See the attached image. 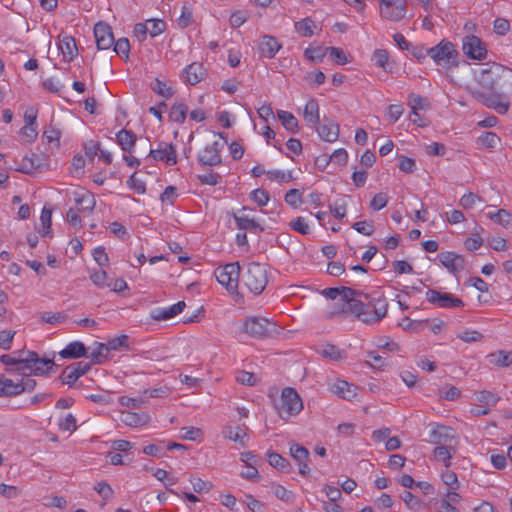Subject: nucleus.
Masks as SVG:
<instances>
[{
    "label": "nucleus",
    "mask_w": 512,
    "mask_h": 512,
    "mask_svg": "<svg viewBox=\"0 0 512 512\" xmlns=\"http://www.w3.org/2000/svg\"><path fill=\"white\" fill-rule=\"evenodd\" d=\"M205 74V69L201 63L193 62L183 69L184 81L189 85L198 84Z\"/></svg>",
    "instance_id": "20"
},
{
    "label": "nucleus",
    "mask_w": 512,
    "mask_h": 512,
    "mask_svg": "<svg viewBox=\"0 0 512 512\" xmlns=\"http://www.w3.org/2000/svg\"><path fill=\"white\" fill-rule=\"evenodd\" d=\"M426 300L435 304L440 308L454 309L464 307L462 299L455 297L448 292H440L435 289H428L426 292Z\"/></svg>",
    "instance_id": "9"
},
{
    "label": "nucleus",
    "mask_w": 512,
    "mask_h": 512,
    "mask_svg": "<svg viewBox=\"0 0 512 512\" xmlns=\"http://www.w3.org/2000/svg\"><path fill=\"white\" fill-rule=\"evenodd\" d=\"M458 51L455 46L445 39L436 46L430 48V57L438 65L445 69L458 66Z\"/></svg>",
    "instance_id": "5"
},
{
    "label": "nucleus",
    "mask_w": 512,
    "mask_h": 512,
    "mask_svg": "<svg viewBox=\"0 0 512 512\" xmlns=\"http://www.w3.org/2000/svg\"><path fill=\"white\" fill-rule=\"evenodd\" d=\"M317 132L322 140L326 142H334L339 136V126L333 121L324 118L323 124L317 127Z\"/></svg>",
    "instance_id": "21"
},
{
    "label": "nucleus",
    "mask_w": 512,
    "mask_h": 512,
    "mask_svg": "<svg viewBox=\"0 0 512 512\" xmlns=\"http://www.w3.org/2000/svg\"><path fill=\"white\" fill-rule=\"evenodd\" d=\"M223 144L220 141H214L207 144L198 154V162L203 166H218L222 163L221 150Z\"/></svg>",
    "instance_id": "11"
},
{
    "label": "nucleus",
    "mask_w": 512,
    "mask_h": 512,
    "mask_svg": "<svg viewBox=\"0 0 512 512\" xmlns=\"http://www.w3.org/2000/svg\"><path fill=\"white\" fill-rule=\"evenodd\" d=\"M59 429L62 431L73 432L76 430V418L72 414H67L63 419L60 420Z\"/></svg>",
    "instance_id": "64"
},
{
    "label": "nucleus",
    "mask_w": 512,
    "mask_h": 512,
    "mask_svg": "<svg viewBox=\"0 0 512 512\" xmlns=\"http://www.w3.org/2000/svg\"><path fill=\"white\" fill-rule=\"evenodd\" d=\"M14 354L15 352L13 354H4L0 357V361L7 366L13 367L8 370L9 372H17L23 375L25 357H22L23 353H20L19 357L14 356Z\"/></svg>",
    "instance_id": "30"
},
{
    "label": "nucleus",
    "mask_w": 512,
    "mask_h": 512,
    "mask_svg": "<svg viewBox=\"0 0 512 512\" xmlns=\"http://www.w3.org/2000/svg\"><path fill=\"white\" fill-rule=\"evenodd\" d=\"M441 479L444 484L452 490H457L459 488L460 484L457 475L453 471H450L449 468H446V470L441 473Z\"/></svg>",
    "instance_id": "56"
},
{
    "label": "nucleus",
    "mask_w": 512,
    "mask_h": 512,
    "mask_svg": "<svg viewBox=\"0 0 512 512\" xmlns=\"http://www.w3.org/2000/svg\"><path fill=\"white\" fill-rule=\"evenodd\" d=\"M54 360L52 358H40L34 351L25 352V363L23 375L36 376L48 375L53 372Z\"/></svg>",
    "instance_id": "7"
},
{
    "label": "nucleus",
    "mask_w": 512,
    "mask_h": 512,
    "mask_svg": "<svg viewBox=\"0 0 512 512\" xmlns=\"http://www.w3.org/2000/svg\"><path fill=\"white\" fill-rule=\"evenodd\" d=\"M290 455L298 463L299 473L303 476H307L310 472L308 461L310 453L307 448L299 444L293 443L290 446Z\"/></svg>",
    "instance_id": "18"
},
{
    "label": "nucleus",
    "mask_w": 512,
    "mask_h": 512,
    "mask_svg": "<svg viewBox=\"0 0 512 512\" xmlns=\"http://www.w3.org/2000/svg\"><path fill=\"white\" fill-rule=\"evenodd\" d=\"M352 228L365 236H371L374 233V224L372 221L355 222Z\"/></svg>",
    "instance_id": "60"
},
{
    "label": "nucleus",
    "mask_w": 512,
    "mask_h": 512,
    "mask_svg": "<svg viewBox=\"0 0 512 512\" xmlns=\"http://www.w3.org/2000/svg\"><path fill=\"white\" fill-rule=\"evenodd\" d=\"M114 52L121 58L127 59L129 57L130 43L127 38H120L114 40Z\"/></svg>",
    "instance_id": "52"
},
{
    "label": "nucleus",
    "mask_w": 512,
    "mask_h": 512,
    "mask_svg": "<svg viewBox=\"0 0 512 512\" xmlns=\"http://www.w3.org/2000/svg\"><path fill=\"white\" fill-rule=\"evenodd\" d=\"M245 286L255 295H259L268 283L267 269L265 265L252 262L249 263L242 276Z\"/></svg>",
    "instance_id": "4"
},
{
    "label": "nucleus",
    "mask_w": 512,
    "mask_h": 512,
    "mask_svg": "<svg viewBox=\"0 0 512 512\" xmlns=\"http://www.w3.org/2000/svg\"><path fill=\"white\" fill-rule=\"evenodd\" d=\"M121 421L131 427H139L150 421V416L146 413L123 412Z\"/></svg>",
    "instance_id": "29"
},
{
    "label": "nucleus",
    "mask_w": 512,
    "mask_h": 512,
    "mask_svg": "<svg viewBox=\"0 0 512 512\" xmlns=\"http://www.w3.org/2000/svg\"><path fill=\"white\" fill-rule=\"evenodd\" d=\"M401 499L405 505L412 511H420L423 508V504L418 497L409 491H404L401 494Z\"/></svg>",
    "instance_id": "46"
},
{
    "label": "nucleus",
    "mask_w": 512,
    "mask_h": 512,
    "mask_svg": "<svg viewBox=\"0 0 512 512\" xmlns=\"http://www.w3.org/2000/svg\"><path fill=\"white\" fill-rule=\"evenodd\" d=\"M357 293H358L357 290L352 289L350 287H341V288L330 287V288H325L322 291V295H324L328 299L335 300V299L339 298V301L341 304L345 298H348L347 295H353V294H357Z\"/></svg>",
    "instance_id": "31"
},
{
    "label": "nucleus",
    "mask_w": 512,
    "mask_h": 512,
    "mask_svg": "<svg viewBox=\"0 0 512 512\" xmlns=\"http://www.w3.org/2000/svg\"><path fill=\"white\" fill-rule=\"evenodd\" d=\"M362 295L358 291L357 294L347 295L341 304L340 312L343 314H353L361 321L367 324L379 322L387 314V302L382 296L371 298L367 294H363L368 303H363L356 296Z\"/></svg>",
    "instance_id": "2"
},
{
    "label": "nucleus",
    "mask_w": 512,
    "mask_h": 512,
    "mask_svg": "<svg viewBox=\"0 0 512 512\" xmlns=\"http://www.w3.org/2000/svg\"><path fill=\"white\" fill-rule=\"evenodd\" d=\"M328 54V47H308L304 51L305 57L313 62V63H320L324 57Z\"/></svg>",
    "instance_id": "40"
},
{
    "label": "nucleus",
    "mask_w": 512,
    "mask_h": 512,
    "mask_svg": "<svg viewBox=\"0 0 512 512\" xmlns=\"http://www.w3.org/2000/svg\"><path fill=\"white\" fill-rule=\"evenodd\" d=\"M217 281L224 286L230 293L237 291L240 265L238 262L226 264L215 272Z\"/></svg>",
    "instance_id": "8"
},
{
    "label": "nucleus",
    "mask_w": 512,
    "mask_h": 512,
    "mask_svg": "<svg viewBox=\"0 0 512 512\" xmlns=\"http://www.w3.org/2000/svg\"><path fill=\"white\" fill-rule=\"evenodd\" d=\"M94 36L97 48L99 50H106L113 46L114 35L111 27L104 22H98L94 26Z\"/></svg>",
    "instance_id": "15"
},
{
    "label": "nucleus",
    "mask_w": 512,
    "mask_h": 512,
    "mask_svg": "<svg viewBox=\"0 0 512 512\" xmlns=\"http://www.w3.org/2000/svg\"><path fill=\"white\" fill-rule=\"evenodd\" d=\"M186 304L184 301H179L167 308H157L151 312V318L156 321L169 320L183 311Z\"/></svg>",
    "instance_id": "19"
},
{
    "label": "nucleus",
    "mask_w": 512,
    "mask_h": 512,
    "mask_svg": "<svg viewBox=\"0 0 512 512\" xmlns=\"http://www.w3.org/2000/svg\"><path fill=\"white\" fill-rule=\"evenodd\" d=\"M279 416L288 419L297 415L303 409L302 400L294 388L286 387L282 390L279 402L275 404Z\"/></svg>",
    "instance_id": "6"
},
{
    "label": "nucleus",
    "mask_w": 512,
    "mask_h": 512,
    "mask_svg": "<svg viewBox=\"0 0 512 512\" xmlns=\"http://www.w3.org/2000/svg\"><path fill=\"white\" fill-rule=\"evenodd\" d=\"M488 217L504 227L509 226L512 219L511 213L505 209H499L495 213H488Z\"/></svg>",
    "instance_id": "50"
},
{
    "label": "nucleus",
    "mask_w": 512,
    "mask_h": 512,
    "mask_svg": "<svg viewBox=\"0 0 512 512\" xmlns=\"http://www.w3.org/2000/svg\"><path fill=\"white\" fill-rule=\"evenodd\" d=\"M91 368V364L88 362H74L68 365L60 375V379L63 384H67L72 387L75 382L84 374H86Z\"/></svg>",
    "instance_id": "13"
},
{
    "label": "nucleus",
    "mask_w": 512,
    "mask_h": 512,
    "mask_svg": "<svg viewBox=\"0 0 512 512\" xmlns=\"http://www.w3.org/2000/svg\"><path fill=\"white\" fill-rule=\"evenodd\" d=\"M432 442L435 444H441L455 438L454 430L451 427L445 425H436L430 433Z\"/></svg>",
    "instance_id": "27"
},
{
    "label": "nucleus",
    "mask_w": 512,
    "mask_h": 512,
    "mask_svg": "<svg viewBox=\"0 0 512 512\" xmlns=\"http://www.w3.org/2000/svg\"><path fill=\"white\" fill-rule=\"evenodd\" d=\"M456 453V449L452 446L438 445L434 449V458L437 461L443 462L446 468L451 466V458Z\"/></svg>",
    "instance_id": "34"
},
{
    "label": "nucleus",
    "mask_w": 512,
    "mask_h": 512,
    "mask_svg": "<svg viewBox=\"0 0 512 512\" xmlns=\"http://www.w3.org/2000/svg\"><path fill=\"white\" fill-rule=\"evenodd\" d=\"M277 117L280 120L282 126L288 132L295 134L299 131L298 120L292 113L284 110H278Z\"/></svg>",
    "instance_id": "32"
},
{
    "label": "nucleus",
    "mask_w": 512,
    "mask_h": 512,
    "mask_svg": "<svg viewBox=\"0 0 512 512\" xmlns=\"http://www.w3.org/2000/svg\"><path fill=\"white\" fill-rule=\"evenodd\" d=\"M280 48L281 44L275 37L264 35L259 45V52L261 56L271 59L276 55Z\"/></svg>",
    "instance_id": "22"
},
{
    "label": "nucleus",
    "mask_w": 512,
    "mask_h": 512,
    "mask_svg": "<svg viewBox=\"0 0 512 512\" xmlns=\"http://www.w3.org/2000/svg\"><path fill=\"white\" fill-rule=\"evenodd\" d=\"M304 119L308 124L312 126L319 124V105L315 99H311L306 103L304 108Z\"/></svg>",
    "instance_id": "33"
},
{
    "label": "nucleus",
    "mask_w": 512,
    "mask_h": 512,
    "mask_svg": "<svg viewBox=\"0 0 512 512\" xmlns=\"http://www.w3.org/2000/svg\"><path fill=\"white\" fill-rule=\"evenodd\" d=\"M462 49L464 54L474 60H483L487 56L485 44L477 36H466L463 39Z\"/></svg>",
    "instance_id": "12"
},
{
    "label": "nucleus",
    "mask_w": 512,
    "mask_h": 512,
    "mask_svg": "<svg viewBox=\"0 0 512 512\" xmlns=\"http://www.w3.org/2000/svg\"><path fill=\"white\" fill-rule=\"evenodd\" d=\"M149 157L156 161H163L167 165L172 166L177 163V153L173 144H167L164 142L159 143L157 149H151Z\"/></svg>",
    "instance_id": "16"
},
{
    "label": "nucleus",
    "mask_w": 512,
    "mask_h": 512,
    "mask_svg": "<svg viewBox=\"0 0 512 512\" xmlns=\"http://www.w3.org/2000/svg\"><path fill=\"white\" fill-rule=\"evenodd\" d=\"M222 433L225 438L239 442L242 446H245L244 438L246 437V433H244L239 426H226Z\"/></svg>",
    "instance_id": "41"
},
{
    "label": "nucleus",
    "mask_w": 512,
    "mask_h": 512,
    "mask_svg": "<svg viewBox=\"0 0 512 512\" xmlns=\"http://www.w3.org/2000/svg\"><path fill=\"white\" fill-rule=\"evenodd\" d=\"M284 199L288 205L297 208L302 202V195L298 189H290L286 192Z\"/></svg>",
    "instance_id": "61"
},
{
    "label": "nucleus",
    "mask_w": 512,
    "mask_h": 512,
    "mask_svg": "<svg viewBox=\"0 0 512 512\" xmlns=\"http://www.w3.org/2000/svg\"><path fill=\"white\" fill-rule=\"evenodd\" d=\"M20 394L19 382L6 378L0 377V397H12Z\"/></svg>",
    "instance_id": "35"
},
{
    "label": "nucleus",
    "mask_w": 512,
    "mask_h": 512,
    "mask_svg": "<svg viewBox=\"0 0 512 512\" xmlns=\"http://www.w3.org/2000/svg\"><path fill=\"white\" fill-rule=\"evenodd\" d=\"M91 281L98 287H110L112 279H109L104 270L95 271L90 275Z\"/></svg>",
    "instance_id": "49"
},
{
    "label": "nucleus",
    "mask_w": 512,
    "mask_h": 512,
    "mask_svg": "<svg viewBox=\"0 0 512 512\" xmlns=\"http://www.w3.org/2000/svg\"><path fill=\"white\" fill-rule=\"evenodd\" d=\"M440 263L453 275H458L465 269V258L452 251L441 252L437 255Z\"/></svg>",
    "instance_id": "14"
},
{
    "label": "nucleus",
    "mask_w": 512,
    "mask_h": 512,
    "mask_svg": "<svg viewBox=\"0 0 512 512\" xmlns=\"http://www.w3.org/2000/svg\"><path fill=\"white\" fill-rule=\"evenodd\" d=\"M109 352L107 343H97L96 348L92 350L89 357L93 363L101 364L107 360Z\"/></svg>",
    "instance_id": "43"
},
{
    "label": "nucleus",
    "mask_w": 512,
    "mask_h": 512,
    "mask_svg": "<svg viewBox=\"0 0 512 512\" xmlns=\"http://www.w3.org/2000/svg\"><path fill=\"white\" fill-rule=\"evenodd\" d=\"M289 226L291 229L302 235H307L310 233V227L304 217L299 216L295 218L290 222Z\"/></svg>",
    "instance_id": "55"
},
{
    "label": "nucleus",
    "mask_w": 512,
    "mask_h": 512,
    "mask_svg": "<svg viewBox=\"0 0 512 512\" xmlns=\"http://www.w3.org/2000/svg\"><path fill=\"white\" fill-rule=\"evenodd\" d=\"M250 198L260 207H263L268 203L270 196L266 190L258 188L250 193Z\"/></svg>",
    "instance_id": "57"
},
{
    "label": "nucleus",
    "mask_w": 512,
    "mask_h": 512,
    "mask_svg": "<svg viewBox=\"0 0 512 512\" xmlns=\"http://www.w3.org/2000/svg\"><path fill=\"white\" fill-rule=\"evenodd\" d=\"M59 49L66 62H71L78 53L75 39L72 36H64L59 42Z\"/></svg>",
    "instance_id": "23"
},
{
    "label": "nucleus",
    "mask_w": 512,
    "mask_h": 512,
    "mask_svg": "<svg viewBox=\"0 0 512 512\" xmlns=\"http://www.w3.org/2000/svg\"><path fill=\"white\" fill-rule=\"evenodd\" d=\"M188 113V106L184 103H175L171 106L169 118L171 121L182 124L185 122Z\"/></svg>",
    "instance_id": "38"
},
{
    "label": "nucleus",
    "mask_w": 512,
    "mask_h": 512,
    "mask_svg": "<svg viewBox=\"0 0 512 512\" xmlns=\"http://www.w3.org/2000/svg\"><path fill=\"white\" fill-rule=\"evenodd\" d=\"M499 143L500 138L494 132H484L477 138V144L484 148H495Z\"/></svg>",
    "instance_id": "44"
},
{
    "label": "nucleus",
    "mask_w": 512,
    "mask_h": 512,
    "mask_svg": "<svg viewBox=\"0 0 512 512\" xmlns=\"http://www.w3.org/2000/svg\"><path fill=\"white\" fill-rule=\"evenodd\" d=\"M241 330L256 339L273 338L281 333V327L275 322L259 316L246 317Z\"/></svg>",
    "instance_id": "3"
},
{
    "label": "nucleus",
    "mask_w": 512,
    "mask_h": 512,
    "mask_svg": "<svg viewBox=\"0 0 512 512\" xmlns=\"http://www.w3.org/2000/svg\"><path fill=\"white\" fill-rule=\"evenodd\" d=\"M380 14L389 21H400L406 14V0H379Z\"/></svg>",
    "instance_id": "10"
},
{
    "label": "nucleus",
    "mask_w": 512,
    "mask_h": 512,
    "mask_svg": "<svg viewBox=\"0 0 512 512\" xmlns=\"http://www.w3.org/2000/svg\"><path fill=\"white\" fill-rule=\"evenodd\" d=\"M150 87L156 94L165 99H169L174 95L173 88L166 81H162L159 78L154 79Z\"/></svg>",
    "instance_id": "39"
},
{
    "label": "nucleus",
    "mask_w": 512,
    "mask_h": 512,
    "mask_svg": "<svg viewBox=\"0 0 512 512\" xmlns=\"http://www.w3.org/2000/svg\"><path fill=\"white\" fill-rule=\"evenodd\" d=\"M314 28H315V23L310 17L304 18L295 23V30L302 37H311L314 34V31H313Z\"/></svg>",
    "instance_id": "42"
},
{
    "label": "nucleus",
    "mask_w": 512,
    "mask_h": 512,
    "mask_svg": "<svg viewBox=\"0 0 512 512\" xmlns=\"http://www.w3.org/2000/svg\"><path fill=\"white\" fill-rule=\"evenodd\" d=\"M388 200L389 198L386 193H377L370 202V208L374 211H379L387 205Z\"/></svg>",
    "instance_id": "62"
},
{
    "label": "nucleus",
    "mask_w": 512,
    "mask_h": 512,
    "mask_svg": "<svg viewBox=\"0 0 512 512\" xmlns=\"http://www.w3.org/2000/svg\"><path fill=\"white\" fill-rule=\"evenodd\" d=\"M236 381L248 386H254L257 384L258 380L253 373L247 371H239L236 374Z\"/></svg>",
    "instance_id": "63"
},
{
    "label": "nucleus",
    "mask_w": 512,
    "mask_h": 512,
    "mask_svg": "<svg viewBox=\"0 0 512 512\" xmlns=\"http://www.w3.org/2000/svg\"><path fill=\"white\" fill-rule=\"evenodd\" d=\"M116 139L123 151L131 153L135 147L137 137L133 131L121 129L116 134Z\"/></svg>",
    "instance_id": "24"
},
{
    "label": "nucleus",
    "mask_w": 512,
    "mask_h": 512,
    "mask_svg": "<svg viewBox=\"0 0 512 512\" xmlns=\"http://www.w3.org/2000/svg\"><path fill=\"white\" fill-rule=\"evenodd\" d=\"M475 80L490 93L469 88L472 97L487 108L506 114L510 107L508 96L512 95V69L492 63L476 71Z\"/></svg>",
    "instance_id": "1"
},
{
    "label": "nucleus",
    "mask_w": 512,
    "mask_h": 512,
    "mask_svg": "<svg viewBox=\"0 0 512 512\" xmlns=\"http://www.w3.org/2000/svg\"><path fill=\"white\" fill-rule=\"evenodd\" d=\"M330 213L336 219H343L347 211V203L345 199H338L334 204L329 205Z\"/></svg>",
    "instance_id": "51"
},
{
    "label": "nucleus",
    "mask_w": 512,
    "mask_h": 512,
    "mask_svg": "<svg viewBox=\"0 0 512 512\" xmlns=\"http://www.w3.org/2000/svg\"><path fill=\"white\" fill-rule=\"evenodd\" d=\"M388 59H389V54H388L387 50L377 49L373 53V61L375 62V64L377 66L383 68L386 71L388 70V67H387Z\"/></svg>",
    "instance_id": "58"
},
{
    "label": "nucleus",
    "mask_w": 512,
    "mask_h": 512,
    "mask_svg": "<svg viewBox=\"0 0 512 512\" xmlns=\"http://www.w3.org/2000/svg\"><path fill=\"white\" fill-rule=\"evenodd\" d=\"M76 209L79 212H91L95 205L96 200L91 192L85 191L82 193L75 194Z\"/></svg>",
    "instance_id": "25"
},
{
    "label": "nucleus",
    "mask_w": 512,
    "mask_h": 512,
    "mask_svg": "<svg viewBox=\"0 0 512 512\" xmlns=\"http://www.w3.org/2000/svg\"><path fill=\"white\" fill-rule=\"evenodd\" d=\"M41 166V162L38 157H23L21 166L17 169L18 171L26 174L32 173L34 170Z\"/></svg>",
    "instance_id": "45"
},
{
    "label": "nucleus",
    "mask_w": 512,
    "mask_h": 512,
    "mask_svg": "<svg viewBox=\"0 0 512 512\" xmlns=\"http://www.w3.org/2000/svg\"><path fill=\"white\" fill-rule=\"evenodd\" d=\"M250 209L248 207H243L240 211L234 214V220L236 222L237 227L240 230H247L250 232H262L263 227L257 222L254 218H251L246 212Z\"/></svg>",
    "instance_id": "17"
},
{
    "label": "nucleus",
    "mask_w": 512,
    "mask_h": 512,
    "mask_svg": "<svg viewBox=\"0 0 512 512\" xmlns=\"http://www.w3.org/2000/svg\"><path fill=\"white\" fill-rule=\"evenodd\" d=\"M87 349L82 342L74 341L69 343L59 355L64 359H75L86 356Z\"/></svg>",
    "instance_id": "26"
},
{
    "label": "nucleus",
    "mask_w": 512,
    "mask_h": 512,
    "mask_svg": "<svg viewBox=\"0 0 512 512\" xmlns=\"http://www.w3.org/2000/svg\"><path fill=\"white\" fill-rule=\"evenodd\" d=\"M171 389L168 386H160L153 389L143 391L144 397L163 398L170 395Z\"/></svg>",
    "instance_id": "59"
},
{
    "label": "nucleus",
    "mask_w": 512,
    "mask_h": 512,
    "mask_svg": "<svg viewBox=\"0 0 512 512\" xmlns=\"http://www.w3.org/2000/svg\"><path fill=\"white\" fill-rule=\"evenodd\" d=\"M51 218H52V209L44 206L42 209V212H41V216H40V221L43 226V230L41 232L42 236H48L50 234V229H51V224H52Z\"/></svg>",
    "instance_id": "53"
},
{
    "label": "nucleus",
    "mask_w": 512,
    "mask_h": 512,
    "mask_svg": "<svg viewBox=\"0 0 512 512\" xmlns=\"http://www.w3.org/2000/svg\"><path fill=\"white\" fill-rule=\"evenodd\" d=\"M332 390L339 397L346 399V400H351L352 398H354L356 396V386L348 383L345 380H337L333 384Z\"/></svg>",
    "instance_id": "28"
},
{
    "label": "nucleus",
    "mask_w": 512,
    "mask_h": 512,
    "mask_svg": "<svg viewBox=\"0 0 512 512\" xmlns=\"http://www.w3.org/2000/svg\"><path fill=\"white\" fill-rule=\"evenodd\" d=\"M267 457H268V462L269 464L281 471V472H285V473H288L290 470H291V464L290 462L282 457L280 454H278L277 452H267Z\"/></svg>",
    "instance_id": "36"
},
{
    "label": "nucleus",
    "mask_w": 512,
    "mask_h": 512,
    "mask_svg": "<svg viewBox=\"0 0 512 512\" xmlns=\"http://www.w3.org/2000/svg\"><path fill=\"white\" fill-rule=\"evenodd\" d=\"M148 25L149 34L151 37H156L164 32L166 28V23L163 20L159 19H150L146 21Z\"/></svg>",
    "instance_id": "54"
},
{
    "label": "nucleus",
    "mask_w": 512,
    "mask_h": 512,
    "mask_svg": "<svg viewBox=\"0 0 512 512\" xmlns=\"http://www.w3.org/2000/svg\"><path fill=\"white\" fill-rule=\"evenodd\" d=\"M190 483L193 486V490L196 493H208L210 492L214 485L209 481H204L201 478L191 476L189 478Z\"/></svg>",
    "instance_id": "48"
},
{
    "label": "nucleus",
    "mask_w": 512,
    "mask_h": 512,
    "mask_svg": "<svg viewBox=\"0 0 512 512\" xmlns=\"http://www.w3.org/2000/svg\"><path fill=\"white\" fill-rule=\"evenodd\" d=\"M487 358L491 364L501 367H508L512 364V352L500 350L490 353Z\"/></svg>",
    "instance_id": "37"
},
{
    "label": "nucleus",
    "mask_w": 512,
    "mask_h": 512,
    "mask_svg": "<svg viewBox=\"0 0 512 512\" xmlns=\"http://www.w3.org/2000/svg\"><path fill=\"white\" fill-rule=\"evenodd\" d=\"M320 354L333 361H337L343 358L344 352L341 351L337 346L332 344L325 345L321 350Z\"/></svg>",
    "instance_id": "47"
}]
</instances>
